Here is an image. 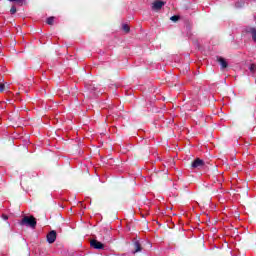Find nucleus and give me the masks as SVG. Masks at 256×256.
<instances>
[{
  "instance_id": "1",
  "label": "nucleus",
  "mask_w": 256,
  "mask_h": 256,
  "mask_svg": "<svg viewBox=\"0 0 256 256\" xmlns=\"http://www.w3.org/2000/svg\"><path fill=\"white\" fill-rule=\"evenodd\" d=\"M21 225H28L29 227H32V229H35L37 225V221L35 220V217L31 216H25L22 221Z\"/></svg>"
},
{
  "instance_id": "2",
  "label": "nucleus",
  "mask_w": 256,
  "mask_h": 256,
  "mask_svg": "<svg viewBox=\"0 0 256 256\" xmlns=\"http://www.w3.org/2000/svg\"><path fill=\"white\" fill-rule=\"evenodd\" d=\"M165 6V2L161 0H156L152 3V10L153 11H160Z\"/></svg>"
},
{
  "instance_id": "3",
  "label": "nucleus",
  "mask_w": 256,
  "mask_h": 256,
  "mask_svg": "<svg viewBox=\"0 0 256 256\" xmlns=\"http://www.w3.org/2000/svg\"><path fill=\"white\" fill-rule=\"evenodd\" d=\"M202 167H205V162L203 160L197 158L192 162V169H201Z\"/></svg>"
},
{
  "instance_id": "4",
  "label": "nucleus",
  "mask_w": 256,
  "mask_h": 256,
  "mask_svg": "<svg viewBox=\"0 0 256 256\" xmlns=\"http://www.w3.org/2000/svg\"><path fill=\"white\" fill-rule=\"evenodd\" d=\"M57 239V232L55 230H52L48 235H47V241L48 243H55Z\"/></svg>"
},
{
  "instance_id": "5",
  "label": "nucleus",
  "mask_w": 256,
  "mask_h": 256,
  "mask_svg": "<svg viewBox=\"0 0 256 256\" xmlns=\"http://www.w3.org/2000/svg\"><path fill=\"white\" fill-rule=\"evenodd\" d=\"M90 245L93 247V249H103L104 247L103 243L97 240H91Z\"/></svg>"
},
{
  "instance_id": "6",
  "label": "nucleus",
  "mask_w": 256,
  "mask_h": 256,
  "mask_svg": "<svg viewBox=\"0 0 256 256\" xmlns=\"http://www.w3.org/2000/svg\"><path fill=\"white\" fill-rule=\"evenodd\" d=\"M245 31H246V33H250V35L252 36L253 41H255V43H256V29L253 28V27H247L245 29Z\"/></svg>"
},
{
  "instance_id": "7",
  "label": "nucleus",
  "mask_w": 256,
  "mask_h": 256,
  "mask_svg": "<svg viewBox=\"0 0 256 256\" xmlns=\"http://www.w3.org/2000/svg\"><path fill=\"white\" fill-rule=\"evenodd\" d=\"M218 63H220L222 69H227V61H225L223 58H218Z\"/></svg>"
},
{
  "instance_id": "8",
  "label": "nucleus",
  "mask_w": 256,
  "mask_h": 256,
  "mask_svg": "<svg viewBox=\"0 0 256 256\" xmlns=\"http://www.w3.org/2000/svg\"><path fill=\"white\" fill-rule=\"evenodd\" d=\"M134 247H135V253H139V251H141V244H139V242H135Z\"/></svg>"
},
{
  "instance_id": "9",
  "label": "nucleus",
  "mask_w": 256,
  "mask_h": 256,
  "mask_svg": "<svg viewBox=\"0 0 256 256\" xmlns=\"http://www.w3.org/2000/svg\"><path fill=\"white\" fill-rule=\"evenodd\" d=\"M122 29H123V31H125V33H129V31H130L129 25H127V24H123Z\"/></svg>"
},
{
  "instance_id": "10",
  "label": "nucleus",
  "mask_w": 256,
  "mask_h": 256,
  "mask_svg": "<svg viewBox=\"0 0 256 256\" xmlns=\"http://www.w3.org/2000/svg\"><path fill=\"white\" fill-rule=\"evenodd\" d=\"M55 21V17H49L48 19H47V24L48 25H53V22Z\"/></svg>"
},
{
  "instance_id": "11",
  "label": "nucleus",
  "mask_w": 256,
  "mask_h": 256,
  "mask_svg": "<svg viewBox=\"0 0 256 256\" xmlns=\"http://www.w3.org/2000/svg\"><path fill=\"white\" fill-rule=\"evenodd\" d=\"M10 13L11 15H15V13H17V8L15 6H12L10 9Z\"/></svg>"
},
{
  "instance_id": "12",
  "label": "nucleus",
  "mask_w": 256,
  "mask_h": 256,
  "mask_svg": "<svg viewBox=\"0 0 256 256\" xmlns=\"http://www.w3.org/2000/svg\"><path fill=\"white\" fill-rule=\"evenodd\" d=\"M171 21H173L174 23H177V21H179V16L175 15V16H172L170 18Z\"/></svg>"
},
{
  "instance_id": "13",
  "label": "nucleus",
  "mask_w": 256,
  "mask_h": 256,
  "mask_svg": "<svg viewBox=\"0 0 256 256\" xmlns=\"http://www.w3.org/2000/svg\"><path fill=\"white\" fill-rule=\"evenodd\" d=\"M255 70H256L255 64H251L250 67H249V71H250L251 73H254Z\"/></svg>"
},
{
  "instance_id": "14",
  "label": "nucleus",
  "mask_w": 256,
  "mask_h": 256,
  "mask_svg": "<svg viewBox=\"0 0 256 256\" xmlns=\"http://www.w3.org/2000/svg\"><path fill=\"white\" fill-rule=\"evenodd\" d=\"M5 91V84L0 83V93H3Z\"/></svg>"
},
{
  "instance_id": "15",
  "label": "nucleus",
  "mask_w": 256,
  "mask_h": 256,
  "mask_svg": "<svg viewBox=\"0 0 256 256\" xmlns=\"http://www.w3.org/2000/svg\"><path fill=\"white\" fill-rule=\"evenodd\" d=\"M2 219H3L4 221H7V219H9V216L3 214V215H2Z\"/></svg>"
},
{
  "instance_id": "16",
  "label": "nucleus",
  "mask_w": 256,
  "mask_h": 256,
  "mask_svg": "<svg viewBox=\"0 0 256 256\" xmlns=\"http://www.w3.org/2000/svg\"><path fill=\"white\" fill-rule=\"evenodd\" d=\"M10 2L15 1L16 3H23V0H9Z\"/></svg>"
},
{
  "instance_id": "17",
  "label": "nucleus",
  "mask_w": 256,
  "mask_h": 256,
  "mask_svg": "<svg viewBox=\"0 0 256 256\" xmlns=\"http://www.w3.org/2000/svg\"><path fill=\"white\" fill-rule=\"evenodd\" d=\"M88 89H89V91H93V87H91V86H90V88H88Z\"/></svg>"
}]
</instances>
